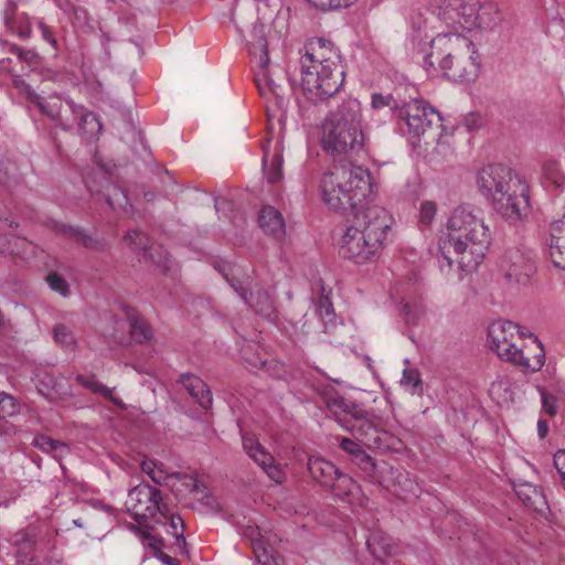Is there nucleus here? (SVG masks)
Listing matches in <instances>:
<instances>
[{"instance_id": "1", "label": "nucleus", "mask_w": 565, "mask_h": 565, "mask_svg": "<svg viewBox=\"0 0 565 565\" xmlns=\"http://www.w3.org/2000/svg\"><path fill=\"white\" fill-rule=\"evenodd\" d=\"M301 57V87L305 97L313 104L333 97L343 86L345 67L331 41L315 38L307 42Z\"/></svg>"}, {"instance_id": "2", "label": "nucleus", "mask_w": 565, "mask_h": 565, "mask_svg": "<svg viewBox=\"0 0 565 565\" xmlns=\"http://www.w3.org/2000/svg\"><path fill=\"white\" fill-rule=\"evenodd\" d=\"M480 191L507 222L518 224L531 212L527 183L501 163L483 167L477 175Z\"/></svg>"}, {"instance_id": "3", "label": "nucleus", "mask_w": 565, "mask_h": 565, "mask_svg": "<svg viewBox=\"0 0 565 565\" xmlns=\"http://www.w3.org/2000/svg\"><path fill=\"white\" fill-rule=\"evenodd\" d=\"M490 231L483 218L468 205L456 207L447 221V239L443 249L450 248L465 271L477 269L490 245Z\"/></svg>"}, {"instance_id": "4", "label": "nucleus", "mask_w": 565, "mask_h": 565, "mask_svg": "<svg viewBox=\"0 0 565 565\" xmlns=\"http://www.w3.org/2000/svg\"><path fill=\"white\" fill-rule=\"evenodd\" d=\"M390 221L387 211L380 205L358 210L341 238L340 254L356 264L374 260L384 247Z\"/></svg>"}, {"instance_id": "5", "label": "nucleus", "mask_w": 565, "mask_h": 565, "mask_svg": "<svg viewBox=\"0 0 565 565\" xmlns=\"http://www.w3.org/2000/svg\"><path fill=\"white\" fill-rule=\"evenodd\" d=\"M477 53L475 44L465 35L438 34L430 41V52L423 56V65L429 75L438 71L455 82L470 79L477 75Z\"/></svg>"}, {"instance_id": "6", "label": "nucleus", "mask_w": 565, "mask_h": 565, "mask_svg": "<svg viewBox=\"0 0 565 565\" xmlns=\"http://www.w3.org/2000/svg\"><path fill=\"white\" fill-rule=\"evenodd\" d=\"M320 186L324 203L334 211L350 207L356 213L373 205L369 202L373 194L371 174L360 166H334L323 174Z\"/></svg>"}, {"instance_id": "7", "label": "nucleus", "mask_w": 565, "mask_h": 565, "mask_svg": "<svg viewBox=\"0 0 565 565\" xmlns=\"http://www.w3.org/2000/svg\"><path fill=\"white\" fill-rule=\"evenodd\" d=\"M321 145L333 157L358 154L364 149L361 105L358 99L347 98L328 114L322 124Z\"/></svg>"}, {"instance_id": "8", "label": "nucleus", "mask_w": 565, "mask_h": 565, "mask_svg": "<svg viewBox=\"0 0 565 565\" xmlns=\"http://www.w3.org/2000/svg\"><path fill=\"white\" fill-rule=\"evenodd\" d=\"M248 52L252 61L256 64L255 83L259 94L264 97L268 95L282 99V84L287 79V74L280 66L269 68L268 42L264 24H254L249 39L247 40Z\"/></svg>"}, {"instance_id": "9", "label": "nucleus", "mask_w": 565, "mask_h": 565, "mask_svg": "<svg viewBox=\"0 0 565 565\" xmlns=\"http://www.w3.org/2000/svg\"><path fill=\"white\" fill-rule=\"evenodd\" d=\"M490 348L501 360L511 362L515 365L539 371L544 364V351L539 344L540 353L533 361L524 355L523 349L519 348L515 340H522L525 333L520 331L518 324L509 320L492 322L488 328Z\"/></svg>"}, {"instance_id": "10", "label": "nucleus", "mask_w": 565, "mask_h": 565, "mask_svg": "<svg viewBox=\"0 0 565 565\" xmlns=\"http://www.w3.org/2000/svg\"><path fill=\"white\" fill-rule=\"evenodd\" d=\"M126 505L134 519L139 523L138 526L142 529L146 525L148 526L147 523H141L142 520L148 521L157 516H168L169 514V505L164 501L161 490L147 482H141L129 491Z\"/></svg>"}, {"instance_id": "11", "label": "nucleus", "mask_w": 565, "mask_h": 565, "mask_svg": "<svg viewBox=\"0 0 565 565\" xmlns=\"http://www.w3.org/2000/svg\"><path fill=\"white\" fill-rule=\"evenodd\" d=\"M398 118L404 119L407 132L413 138H420L431 130L443 127L440 114L420 98L408 97Z\"/></svg>"}, {"instance_id": "12", "label": "nucleus", "mask_w": 565, "mask_h": 565, "mask_svg": "<svg viewBox=\"0 0 565 565\" xmlns=\"http://www.w3.org/2000/svg\"><path fill=\"white\" fill-rule=\"evenodd\" d=\"M39 543V535L34 527H26L12 534L11 544L14 548L15 565H63L61 561L38 558L35 552Z\"/></svg>"}, {"instance_id": "13", "label": "nucleus", "mask_w": 565, "mask_h": 565, "mask_svg": "<svg viewBox=\"0 0 565 565\" xmlns=\"http://www.w3.org/2000/svg\"><path fill=\"white\" fill-rule=\"evenodd\" d=\"M20 3L21 0H3L0 18L7 31L26 40L32 34V21L26 12L19 10Z\"/></svg>"}, {"instance_id": "14", "label": "nucleus", "mask_w": 565, "mask_h": 565, "mask_svg": "<svg viewBox=\"0 0 565 565\" xmlns=\"http://www.w3.org/2000/svg\"><path fill=\"white\" fill-rule=\"evenodd\" d=\"M501 267L508 281L520 282L523 278H529L535 271L532 255L520 249L509 250L502 260Z\"/></svg>"}, {"instance_id": "15", "label": "nucleus", "mask_w": 565, "mask_h": 565, "mask_svg": "<svg viewBox=\"0 0 565 565\" xmlns=\"http://www.w3.org/2000/svg\"><path fill=\"white\" fill-rule=\"evenodd\" d=\"M49 227L55 234L65 236L87 249L94 252H105L108 248L105 239L94 237L83 227L66 225L56 221H52L49 224Z\"/></svg>"}, {"instance_id": "16", "label": "nucleus", "mask_w": 565, "mask_h": 565, "mask_svg": "<svg viewBox=\"0 0 565 565\" xmlns=\"http://www.w3.org/2000/svg\"><path fill=\"white\" fill-rule=\"evenodd\" d=\"M546 245L554 266L565 270V212L561 218L551 223Z\"/></svg>"}, {"instance_id": "17", "label": "nucleus", "mask_w": 565, "mask_h": 565, "mask_svg": "<svg viewBox=\"0 0 565 565\" xmlns=\"http://www.w3.org/2000/svg\"><path fill=\"white\" fill-rule=\"evenodd\" d=\"M347 418H349V428H345L347 430L355 433L358 437L365 439V444L376 440L373 436L376 434V427L372 420V416L355 402L348 413Z\"/></svg>"}, {"instance_id": "18", "label": "nucleus", "mask_w": 565, "mask_h": 565, "mask_svg": "<svg viewBox=\"0 0 565 565\" xmlns=\"http://www.w3.org/2000/svg\"><path fill=\"white\" fill-rule=\"evenodd\" d=\"M162 463H157L153 460H145L141 463V470L150 477V479L157 483L161 484L163 481H166L169 478H174L179 481L184 480L183 484L191 491V492H199L201 489V483L198 479L183 473V472H173V473H166L162 469Z\"/></svg>"}, {"instance_id": "19", "label": "nucleus", "mask_w": 565, "mask_h": 565, "mask_svg": "<svg viewBox=\"0 0 565 565\" xmlns=\"http://www.w3.org/2000/svg\"><path fill=\"white\" fill-rule=\"evenodd\" d=\"M181 383L191 397L204 409H210L213 405L212 392L207 384L199 376L192 373H183L178 381Z\"/></svg>"}, {"instance_id": "20", "label": "nucleus", "mask_w": 565, "mask_h": 565, "mask_svg": "<svg viewBox=\"0 0 565 565\" xmlns=\"http://www.w3.org/2000/svg\"><path fill=\"white\" fill-rule=\"evenodd\" d=\"M260 228L277 239L285 236V221L281 213L273 206H264L258 215Z\"/></svg>"}, {"instance_id": "21", "label": "nucleus", "mask_w": 565, "mask_h": 565, "mask_svg": "<svg viewBox=\"0 0 565 565\" xmlns=\"http://www.w3.org/2000/svg\"><path fill=\"white\" fill-rule=\"evenodd\" d=\"M366 546L373 557L384 562L396 550L393 539L382 531L373 532L366 540Z\"/></svg>"}, {"instance_id": "22", "label": "nucleus", "mask_w": 565, "mask_h": 565, "mask_svg": "<svg viewBox=\"0 0 565 565\" xmlns=\"http://www.w3.org/2000/svg\"><path fill=\"white\" fill-rule=\"evenodd\" d=\"M308 471L313 480L327 488L338 476L339 469L331 461L317 457L309 458Z\"/></svg>"}, {"instance_id": "23", "label": "nucleus", "mask_w": 565, "mask_h": 565, "mask_svg": "<svg viewBox=\"0 0 565 565\" xmlns=\"http://www.w3.org/2000/svg\"><path fill=\"white\" fill-rule=\"evenodd\" d=\"M131 529L139 535L142 543L149 546L156 554V556L166 565H179L178 561L170 555L163 553L161 551L163 546V541L151 534L150 527L145 526V529L140 526L132 525Z\"/></svg>"}, {"instance_id": "24", "label": "nucleus", "mask_w": 565, "mask_h": 565, "mask_svg": "<svg viewBox=\"0 0 565 565\" xmlns=\"http://www.w3.org/2000/svg\"><path fill=\"white\" fill-rule=\"evenodd\" d=\"M75 125H77L78 132L87 142H89L94 137L98 136L103 128L97 116L94 113L85 109L83 106L79 109V115Z\"/></svg>"}, {"instance_id": "25", "label": "nucleus", "mask_w": 565, "mask_h": 565, "mask_svg": "<svg viewBox=\"0 0 565 565\" xmlns=\"http://www.w3.org/2000/svg\"><path fill=\"white\" fill-rule=\"evenodd\" d=\"M406 97L402 94L401 89H395L394 93L383 95L381 93H374L371 96V106L374 109H382L384 107H388L392 113L398 117L401 110L403 109Z\"/></svg>"}, {"instance_id": "26", "label": "nucleus", "mask_w": 565, "mask_h": 565, "mask_svg": "<svg viewBox=\"0 0 565 565\" xmlns=\"http://www.w3.org/2000/svg\"><path fill=\"white\" fill-rule=\"evenodd\" d=\"M284 159L278 149L274 153L267 151L263 156V172L268 183H277L282 179Z\"/></svg>"}, {"instance_id": "27", "label": "nucleus", "mask_w": 565, "mask_h": 565, "mask_svg": "<svg viewBox=\"0 0 565 565\" xmlns=\"http://www.w3.org/2000/svg\"><path fill=\"white\" fill-rule=\"evenodd\" d=\"M480 3L478 0H462L456 11L459 15V21L456 22L455 29L470 30L479 19Z\"/></svg>"}, {"instance_id": "28", "label": "nucleus", "mask_w": 565, "mask_h": 565, "mask_svg": "<svg viewBox=\"0 0 565 565\" xmlns=\"http://www.w3.org/2000/svg\"><path fill=\"white\" fill-rule=\"evenodd\" d=\"M129 333L131 339L137 343H146L153 337V331L148 321L137 312H131L128 316Z\"/></svg>"}, {"instance_id": "29", "label": "nucleus", "mask_w": 565, "mask_h": 565, "mask_svg": "<svg viewBox=\"0 0 565 565\" xmlns=\"http://www.w3.org/2000/svg\"><path fill=\"white\" fill-rule=\"evenodd\" d=\"M75 380L84 388H87L93 393L100 394L105 398L111 401L115 405L125 408V404L122 403V401L113 395L114 390L105 386L102 382L97 381L95 375L85 376L78 374L75 377Z\"/></svg>"}, {"instance_id": "30", "label": "nucleus", "mask_w": 565, "mask_h": 565, "mask_svg": "<svg viewBox=\"0 0 565 565\" xmlns=\"http://www.w3.org/2000/svg\"><path fill=\"white\" fill-rule=\"evenodd\" d=\"M248 305L266 319H271L275 315L274 298L267 290H258L255 296L249 291Z\"/></svg>"}, {"instance_id": "31", "label": "nucleus", "mask_w": 565, "mask_h": 565, "mask_svg": "<svg viewBox=\"0 0 565 565\" xmlns=\"http://www.w3.org/2000/svg\"><path fill=\"white\" fill-rule=\"evenodd\" d=\"M353 404L354 401L347 399L343 396H334L327 399V408L343 428H349V418H347V415Z\"/></svg>"}, {"instance_id": "32", "label": "nucleus", "mask_w": 565, "mask_h": 565, "mask_svg": "<svg viewBox=\"0 0 565 565\" xmlns=\"http://www.w3.org/2000/svg\"><path fill=\"white\" fill-rule=\"evenodd\" d=\"M81 107L73 100H63L55 124L64 131H71L75 127Z\"/></svg>"}, {"instance_id": "33", "label": "nucleus", "mask_w": 565, "mask_h": 565, "mask_svg": "<svg viewBox=\"0 0 565 565\" xmlns=\"http://www.w3.org/2000/svg\"><path fill=\"white\" fill-rule=\"evenodd\" d=\"M356 488V482L349 475H345L340 470L338 471V476H335V478H333L331 483L327 487L333 497L341 500H344L351 495Z\"/></svg>"}, {"instance_id": "34", "label": "nucleus", "mask_w": 565, "mask_h": 565, "mask_svg": "<svg viewBox=\"0 0 565 565\" xmlns=\"http://www.w3.org/2000/svg\"><path fill=\"white\" fill-rule=\"evenodd\" d=\"M243 447L262 469L274 460V457L253 437H243Z\"/></svg>"}, {"instance_id": "35", "label": "nucleus", "mask_w": 565, "mask_h": 565, "mask_svg": "<svg viewBox=\"0 0 565 565\" xmlns=\"http://www.w3.org/2000/svg\"><path fill=\"white\" fill-rule=\"evenodd\" d=\"M317 315L324 326V332H329V328L335 326V312L330 297L324 294V287L322 286V294L318 300Z\"/></svg>"}, {"instance_id": "36", "label": "nucleus", "mask_w": 565, "mask_h": 565, "mask_svg": "<svg viewBox=\"0 0 565 565\" xmlns=\"http://www.w3.org/2000/svg\"><path fill=\"white\" fill-rule=\"evenodd\" d=\"M157 523L168 522V533L174 536L175 545L179 548H183L186 545L184 532V521L180 515H175L169 512L168 516H158Z\"/></svg>"}, {"instance_id": "37", "label": "nucleus", "mask_w": 565, "mask_h": 565, "mask_svg": "<svg viewBox=\"0 0 565 565\" xmlns=\"http://www.w3.org/2000/svg\"><path fill=\"white\" fill-rule=\"evenodd\" d=\"M359 467L363 476L372 483H380L377 465L375 460L364 450L352 460Z\"/></svg>"}, {"instance_id": "38", "label": "nucleus", "mask_w": 565, "mask_h": 565, "mask_svg": "<svg viewBox=\"0 0 565 565\" xmlns=\"http://www.w3.org/2000/svg\"><path fill=\"white\" fill-rule=\"evenodd\" d=\"M63 99L60 96L52 95L49 97H39V100H35L33 104L42 115L49 117L51 120L55 121L56 117H58V110L62 107Z\"/></svg>"}, {"instance_id": "39", "label": "nucleus", "mask_w": 565, "mask_h": 565, "mask_svg": "<svg viewBox=\"0 0 565 565\" xmlns=\"http://www.w3.org/2000/svg\"><path fill=\"white\" fill-rule=\"evenodd\" d=\"M543 175L546 181L553 184L556 189L565 185V172L561 163L556 160H546L543 164Z\"/></svg>"}, {"instance_id": "40", "label": "nucleus", "mask_w": 565, "mask_h": 565, "mask_svg": "<svg viewBox=\"0 0 565 565\" xmlns=\"http://www.w3.org/2000/svg\"><path fill=\"white\" fill-rule=\"evenodd\" d=\"M255 565H287L286 558L273 546L269 547H256Z\"/></svg>"}, {"instance_id": "41", "label": "nucleus", "mask_w": 565, "mask_h": 565, "mask_svg": "<svg viewBox=\"0 0 565 565\" xmlns=\"http://www.w3.org/2000/svg\"><path fill=\"white\" fill-rule=\"evenodd\" d=\"M104 199L113 210L125 206L128 203V198L125 191L120 186L109 182L106 184Z\"/></svg>"}, {"instance_id": "42", "label": "nucleus", "mask_w": 565, "mask_h": 565, "mask_svg": "<svg viewBox=\"0 0 565 565\" xmlns=\"http://www.w3.org/2000/svg\"><path fill=\"white\" fill-rule=\"evenodd\" d=\"M125 243L136 253H146L149 246V237L138 228L129 230L124 236Z\"/></svg>"}, {"instance_id": "43", "label": "nucleus", "mask_w": 565, "mask_h": 565, "mask_svg": "<svg viewBox=\"0 0 565 565\" xmlns=\"http://www.w3.org/2000/svg\"><path fill=\"white\" fill-rule=\"evenodd\" d=\"M54 340L65 350L74 351L76 339L72 330L65 324L58 323L53 328Z\"/></svg>"}, {"instance_id": "44", "label": "nucleus", "mask_w": 565, "mask_h": 565, "mask_svg": "<svg viewBox=\"0 0 565 565\" xmlns=\"http://www.w3.org/2000/svg\"><path fill=\"white\" fill-rule=\"evenodd\" d=\"M36 388L39 393L49 401L57 398L56 381L49 374L38 376Z\"/></svg>"}, {"instance_id": "45", "label": "nucleus", "mask_w": 565, "mask_h": 565, "mask_svg": "<svg viewBox=\"0 0 565 565\" xmlns=\"http://www.w3.org/2000/svg\"><path fill=\"white\" fill-rule=\"evenodd\" d=\"M426 309L422 302H405L403 305V315L406 323L416 326L425 316Z\"/></svg>"}, {"instance_id": "46", "label": "nucleus", "mask_w": 565, "mask_h": 565, "mask_svg": "<svg viewBox=\"0 0 565 565\" xmlns=\"http://www.w3.org/2000/svg\"><path fill=\"white\" fill-rule=\"evenodd\" d=\"M401 385L412 394L419 392L422 379L416 369H405L401 379Z\"/></svg>"}, {"instance_id": "47", "label": "nucleus", "mask_w": 565, "mask_h": 565, "mask_svg": "<svg viewBox=\"0 0 565 565\" xmlns=\"http://www.w3.org/2000/svg\"><path fill=\"white\" fill-rule=\"evenodd\" d=\"M396 486L399 488V494L405 498L407 494L417 495L419 486L413 480L407 472H398L396 476Z\"/></svg>"}, {"instance_id": "48", "label": "nucleus", "mask_w": 565, "mask_h": 565, "mask_svg": "<svg viewBox=\"0 0 565 565\" xmlns=\"http://www.w3.org/2000/svg\"><path fill=\"white\" fill-rule=\"evenodd\" d=\"M243 535L245 539H247L250 542V545L253 547L254 555L256 554V547H269L270 545L266 542L260 529L256 525H247L244 531Z\"/></svg>"}, {"instance_id": "49", "label": "nucleus", "mask_w": 565, "mask_h": 565, "mask_svg": "<svg viewBox=\"0 0 565 565\" xmlns=\"http://www.w3.org/2000/svg\"><path fill=\"white\" fill-rule=\"evenodd\" d=\"M45 280L51 290L57 292L62 297H67L71 294L68 282L57 273H50Z\"/></svg>"}, {"instance_id": "50", "label": "nucleus", "mask_w": 565, "mask_h": 565, "mask_svg": "<svg viewBox=\"0 0 565 565\" xmlns=\"http://www.w3.org/2000/svg\"><path fill=\"white\" fill-rule=\"evenodd\" d=\"M32 444L34 447H36L40 450L45 451V452H55L60 448H67L66 444L55 440V439H52L45 435L36 436L33 439Z\"/></svg>"}, {"instance_id": "51", "label": "nucleus", "mask_w": 565, "mask_h": 565, "mask_svg": "<svg viewBox=\"0 0 565 565\" xmlns=\"http://www.w3.org/2000/svg\"><path fill=\"white\" fill-rule=\"evenodd\" d=\"M313 7L327 10L345 9L354 4L358 0H308Z\"/></svg>"}, {"instance_id": "52", "label": "nucleus", "mask_w": 565, "mask_h": 565, "mask_svg": "<svg viewBox=\"0 0 565 565\" xmlns=\"http://www.w3.org/2000/svg\"><path fill=\"white\" fill-rule=\"evenodd\" d=\"M19 404L12 396L6 393H0V418L15 415L19 412Z\"/></svg>"}, {"instance_id": "53", "label": "nucleus", "mask_w": 565, "mask_h": 565, "mask_svg": "<svg viewBox=\"0 0 565 565\" xmlns=\"http://www.w3.org/2000/svg\"><path fill=\"white\" fill-rule=\"evenodd\" d=\"M13 86L18 89L19 94L24 96L32 105L35 100H39L40 95L21 76L13 78Z\"/></svg>"}, {"instance_id": "54", "label": "nucleus", "mask_w": 565, "mask_h": 565, "mask_svg": "<svg viewBox=\"0 0 565 565\" xmlns=\"http://www.w3.org/2000/svg\"><path fill=\"white\" fill-rule=\"evenodd\" d=\"M226 281L245 303H249V287L246 281L238 279L235 274L232 276L226 274Z\"/></svg>"}, {"instance_id": "55", "label": "nucleus", "mask_w": 565, "mask_h": 565, "mask_svg": "<svg viewBox=\"0 0 565 565\" xmlns=\"http://www.w3.org/2000/svg\"><path fill=\"white\" fill-rule=\"evenodd\" d=\"M436 212L437 205L434 201L423 202L419 209V222L425 226H429L435 218Z\"/></svg>"}, {"instance_id": "56", "label": "nucleus", "mask_w": 565, "mask_h": 565, "mask_svg": "<svg viewBox=\"0 0 565 565\" xmlns=\"http://www.w3.org/2000/svg\"><path fill=\"white\" fill-rule=\"evenodd\" d=\"M340 448L351 456V460H353L358 454L363 451L361 445L358 441L348 437L341 438Z\"/></svg>"}, {"instance_id": "57", "label": "nucleus", "mask_w": 565, "mask_h": 565, "mask_svg": "<svg viewBox=\"0 0 565 565\" xmlns=\"http://www.w3.org/2000/svg\"><path fill=\"white\" fill-rule=\"evenodd\" d=\"M263 470L268 478L276 483H282L285 480V472L281 467L275 462V459L268 466L264 467Z\"/></svg>"}, {"instance_id": "58", "label": "nucleus", "mask_w": 565, "mask_h": 565, "mask_svg": "<svg viewBox=\"0 0 565 565\" xmlns=\"http://www.w3.org/2000/svg\"><path fill=\"white\" fill-rule=\"evenodd\" d=\"M542 406L546 414L550 416H554L557 413L556 397L546 393L545 391H541Z\"/></svg>"}, {"instance_id": "59", "label": "nucleus", "mask_w": 565, "mask_h": 565, "mask_svg": "<svg viewBox=\"0 0 565 565\" xmlns=\"http://www.w3.org/2000/svg\"><path fill=\"white\" fill-rule=\"evenodd\" d=\"M40 135L44 139H46L54 147V149L57 152L61 151V142L57 138V132H56L55 128H53V127L43 128L42 130H40Z\"/></svg>"}, {"instance_id": "60", "label": "nucleus", "mask_w": 565, "mask_h": 565, "mask_svg": "<svg viewBox=\"0 0 565 565\" xmlns=\"http://www.w3.org/2000/svg\"><path fill=\"white\" fill-rule=\"evenodd\" d=\"M18 428L14 424L6 420L4 418H0V436L1 437H12L17 435Z\"/></svg>"}, {"instance_id": "61", "label": "nucleus", "mask_w": 565, "mask_h": 565, "mask_svg": "<svg viewBox=\"0 0 565 565\" xmlns=\"http://www.w3.org/2000/svg\"><path fill=\"white\" fill-rule=\"evenodd\" d=\"M38 26L41 30L43 39L53 46H56V40L51 28L46 25L43 21H39Z\"/></svg>"}, {"instance_id": "62", "label": "nucleus", "mask_w": 565, "mask_h": 565, "mask_svg": "<svg viewBox=\"0 0 565 565\" xmlns=\"http://www.w3.org/2000/svg\"><path fill=\"white\" fill-rule=\"evenodd\" d=\"M12 52H14L18 55V57L20 60H22V61H32L36 56L34 51H32V50H24V49L19 47V46H14L12 49Z\"/></svg>"}, {"instance_id": "63", "label": "nucleus", "mask_w": 565, "mask_h": 565, "mask_svg": "<svg viewBox=\"0 0 565 565\" xmlns=\"http://www.w3.org/2000/svg\"><path fill=\"white\" fill-rule=\"evenodd\" d=\"M218 271L222 274V276L226 279V274L230 276L235 274L236 268L232 266L231 264L224 263L222 265H218L217 267Z\"/></svg>"}, {"instance_id": "64", "label": "nucleus", "mask_w": 565, "mask_h": 565, "mask_svg": "<svg viewBox=\"0 0 565 565\" xmlns=\"http://www.w3.org/2000/svg\"><path fill=\"white\" fill-rule=\"evenodd\" d=\"M548 430V425L545 419H539L537 422V433L541 438H545Z\"/></svg>"}]
</instances>
